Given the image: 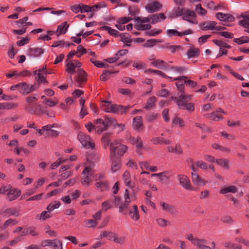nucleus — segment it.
<instances>
[{"instance_id":"nucleus-1","label":"nucleus","mask_w":249,"mask_h":249,"mask_svg":"<svg viewBox=\"0 0 249 249\" xmlns=\"http://www.w3.org/2000/svg\"><path fill=\"white\" fill-rule=\"evenodd\" d=\"M83 177L81 182L84 185H88L93 180L96 181L95 186L98 188H106L107 183L104 180V175L103 173H95L90 167H86L82 172Z\"/></svg>"},{"instance_id":"nucleus-2","label":"nucleus","mask_w":249,"mask_h":249,"mask_svg":"<svg viewBox=\"0 0 249 249\" xmlns=\"http://www.w3.org/2000/svg\"><path fill=\"white\" fill-rule=\"evenodd\" d=\"M174 15L176 17L182 16V19L188 22L194 24H197L196 19V14L193 10L187 8H178L176 10L174 11Z\"/></svg>"},{"instance_id":"nucleus-3","label":"nucleus","mask_w":249,"mask_h":249,"mask_svg":"<svg viewBox=\"0 0 249 249\" xmlns=\"http://www.w3.org/2000/svg\"><path fill=\"white\" fill-rule=\"evenodd\" d=\"M101 107L102 109L106 112L121 114L124 113L128 108L126 106L124 107L112 104L111 102L107 101H103L102 103Z\"/></svg>"},{"instance_id":"nucleus-4","label":"nucleus","mask_w":249,"mask_h":249,"mask_svg":"<svg viewBox=\"0 0 249 249\" xmlns=\"http://www.w3.org/2000/svg\"><path fill=\"white\" fill-rule=\"evenodd\" d=\"M126 145L120 142L116 141L110 144V151L111 156H122L127 151Z\"/></svg>"},{"instance_id":"nucleus-5","label":"nucleus","mask_w":249,"mask_h":249,"mask_svg":"<svg viewBox=\"0 0 249 249\" xmlns=\"http://www.w3.org/2000/svg\"><path fill=\"white\" fill-rule=\"evenodd\" d=\"M177 178L180 185L185 190L189 191L197 190L196 188L192 185L190 179L187 176L184 174H179L177 176Z\"/></svg>"},{"instance_id":"nucleus-6","label":"nucleus","mask_w":249,"mask_h":249,"mask_svg":"<svg viewBox=\"0 0 249 249\" xmlns=\"http://www.w3.org/2000/svg\"><path fill=\"white\" fill-rule=\"evenodd\" d=\"M136 27L140 30H148L151 28L150 24L147 23L149 22L148 17H137L135 18Z\"/></svg>"},{"instance_id":"nucleus-7","label":"nucleus","mask_w":249,"mask_h":249,"mask_svg":"<svg viewBox=\"0 0 249 249\" xmlns=\"http://www.w3.org/2000/svg\"><path fill=\"white\" fill-rule=\"evenodd\" d=\"M124 201L122 202L120 198L117 196H114V202L115 205L119 207V212L121 213H125L128 206L131 202L129 201V198L127 195L126 196V198L124 197Z\"/></svg>"},{"instance_id":"nucleus-8","label":"nucleus","mask_w":249,"mask_h":249,"mask_svg":"<svg viewBox=\"0 0 249 249\" xmlns=\"http://www.w3.org/2000/svg\"><path fill=\"white\" fill-rule=\"evenodd\" d=\"M78 139L82 145L86 148H90L91 149L94 147V142L90 137L85 133L80 132L78 135Z\"/></svg>"},{"instance_id":"nucleus-9","label":"nucleus","mask_w":249,"mask_h":249,"mask_svg":"<svg viewBox=\"0 0 249 249\" xmlns=\"http://www.w3.org/2000/svg\"><path fill=\"white\" fill-rule=\"evenodd\" d=\"M46 68L47 65H45L42 68L36 70L35 71V74L37 75V76L36 77V79L39 84L47 83L45 79V76L48 74Z\"/></svg>"},{"instance_id":"nucleus-10","label":"nucleus","mask_w":249,"mask_h":249,"mask_svg":"<svg viewBox=\"0 0 249 249\" xmlns=\"http://www.w3.org/2000/svg\"><path fill=\"white\" fill-rule=\"evenodd\" d=\"M199 26L200 28L204 30H217L219 31L223 28L221 27L217 26V23L214 21H207L201 23Z\"/></svg>"},{"instance_id":"nucleus-11","label":"nucleus","mask_w":249,"mask_h":249,"mask_svg":"<svg viewBox=\"0 0 249 249\" xmlns=\"http://www.w3.org/2000/svg\"><path fill=\"white\" fill-rule=\"evenodd\" d=\"M162 7V4L157 1L148 2L145 7V10L149 13H153L159 11Z\"/></svg>"},{"instance_id":"nucleus-12","label":"nucleus","mask_w":249,"mask_h":249,"mask_svg":"<svg viewBox=\"0 0 249 249\" xmlns=\"http://www.w3.org/2000/svg\"><path fill=\"white\" fill-rule=\"evenodd\" d=\"M191 179L193 183L197 186H203L205 185L207 183V181L202 178L196 172H192Z\"/></svg>"},{"instance_id":"nucleus-13","label":"nucleus","mask_w":249,"mask_h":249,"mask_svg":"<svg viewBox=\"0 0 249 249\" xmlns=\"http://www.w3.org/2000/svg\"><path fill=\"white\" fill-rule=\"evenodd\" d=\"M81 65V63L77 60L69 61L66 64V71L71 74L74 72L76 68H80Z\"/></svg>"},{"instance_id":"nucleus-14","label":"nucleus","mask_w":249,"mask_h":249,"mask_svg":"<svg viewBox=\"0 0 249 249\" xmlns=\"http://www.w3.org/2000/svg\"><path fill=\"white\" fill-rule=\"evenodd\" d=\"M192 95L190 94H187L182 91L178 98L177 100V104L179 107H182L186 102H189L191 100Z\"/></svg>"},{"instance_id":"nucleus-15","label":"nucleus","mask_w":249,"mask_h":249,"mask_svg":"<svg viewBox=\"0 0 249 249\" xmlns=\"http://www.w3.org/2000/svg\"><path fill=\"white\" fill-rule=\"evenodd\" d=\"M216 18L220 21L225 22H232L234 20L233 16L230 14L218 12L215 14Z\"/></svg>"},{"instance_id":"nucleus-16","label":"nucleus","mask_w":249,"mask_h":249,"mask_svg":"<svg viewBox=\"0 0 249 249\" xmlns=\"http://www.w3.org/2000/svg\"><path fill=\"white\" fill-rule=\"evenodd\" d=\"M7 194V199L13 201L18 198L21 195V191L18 189H9Z\"/></svg>"},{"instance_id":"nucleus-17","label":"nucleus","mask_w":249,"mask_h":249,"mask_svg":"<svg viewBox=\"0 0 249 249\" xmlns=\"http://www.w3.org/2000/svg\"><path fill=\"white\" fill-rule=\"evenodd\" d=\"M130 218L134 221H138L140 218V215L138 206L136 205L132 206L128 213Z\"/></svg>"},{"instance_id":"nucleus-18","label":"nucleus","mask_w":249,"mask_h":249,"mask_svg":"<svg viewBox=\"0 0 249 249\" xmlns=\"http://www.w3.org/2000/svg\"><path fill=\"white\" fill-rule=\"evenodd\" d=\"M148 18H149V22L151 24H154L164 20L166 18V16L163 13H160L158 14L151 15Z\"/></svg>"},{"instance_id":"nucleus-19","label":"nucleus","mask_w":249,"mask_h":249,"mask_svg":"<svg viewBox=\"0 0 249 249\" xmlns=\"http://www.w3.org/2000/svg\"><path fill=\"white\" fill-rule=\"evenodd\" d=\"M184 70V68L180 67H172L166 69L167 72L170 75V76H178Z\"/></svg>"},{"instance_id":"nucleus-20","label":"nucleus","mask_w":249,"mask_h":249,"mask_svg":"<svg viewBox=\"0 0 249 249\" xmlns=\"http://www.w3.org/2000/svg\"><path fill=\"white\" fill-rule=\"evenodd\" d=\"M95 130L98 133H101L107 129L104 120L101 119H97L94 122Z\"/></svg>"},{"instance_id":"nucleus-21","label":"nucleus","mask_w":249,"mask_h":249,"mask_svg":"<svg viewBox=\"0 0 249 249\" xmlns=\"http://www.w3.org/2000/svg\"><path fill=\"white\" fill-rule=\"evenodd\" d=\"M199 167L203 170H207L208 169L209 165L207 163L202 160H198L194 162L192 165V170L193 172L196 171V167Z\"/></svg>"},{"instance_id":"nucleus-22","label":"nucleus","mask_w":249,"mask_h":249,"mask_svg":"<svg viewBox=\"0 0 249 249\" xmlns=\"http://www.w3.org/2000/svg\"><path fill=\"white\" fill-rule=\"evenodd\" d=\"M184 76H169V80L170 81H175L177 80V82H176V86L178 89H182L183 87H184V84H185L184 83V80L183 79V77Z\"/></svg>"},{"instance_id":"nucleus-23","label":"nucleus","mask_w":249,"mask_h":249,"mask_svg":"<svg viewBox=\"0 0 249 249\" xmlns=\"http://www.w3.org/2000/svg\"><path fill=\"white\" fill-rule=\"evenodd\" d=\"M69 25L68 24L67 22H63L61 24H60L57 27V29L56 31V34L57 36H59L61 35L65 34L69 28Z\"/></svg>"},{"instance_id":"nucleus-24","label":"nucleus","mask_w":249,"mask_h":249,"mask_svg":"<svg viewBox=\"0 0 249 249\" xmlns=\"http://www.w3.org/2000/svg\"><path fill=\"white\" fill-rule=\"evenodd\" d=\"M200 52L198 48L195 47H191L186 53V55L189 58H195L199 55Z\"/></svg>"},{"instance_id":"nucleus-25","label":"nucleus","mask_w":249,"mask_h":249,"mask_svg":"<svg viewBox=\"0 0 249 249\" xmlns=\"http://www.w3.org/2000/svg\"><path fill=\"white\" fill-rule=\"evenodd\" d=\"M123 180L125 185L129 188H132L133 185L131 183V178L130 173L125 171L123 175Z\"/></svg>"},{"instance_id":"nucleus-26","label":"nucleus","mask_w":249,"mask_h":249,"mask_svg":"<svg viewBox=\"0 0 249 249\" xmlns=\"http://www.w3.org/2000/svg\"><path fill=\"white\" fill-rule=\"evenodd\" d=\"M237 188L235 186L229 185L226 186L222 188L220 190V193L222 194H225L228 193H235L237 192Z\"/></svg>"},{"instance_id":"nucleus-27","label":"nucleus","mask_w":249,"mask_h":249,"mask_svg":"<svg viewBox=\"0 0 249 249\" xmlns=\"http://www.w3.org/2000/svg\"><path fill=\"white\" fill-rule=\"evenodd\" d=\"M43 53V51L41 48L30 49L29 51V55L33 57H39Z\"/></svg>"},{"instance_id":"nucleus-28","label":"nucleus","mask_w":249,"mask_h":249,"mask_svg":"<svg viewBox=\"0 0 249 249\" xmlns=\"http://www.w3.org/2000/svg\"><path fill=\"white\" fill-rule=\"evenodd\" d=\"M78 76L76 78V81L77 83H81L86 81V73L85 71L81 69H79L77 70Z\"/></svg>"},{"instance_id":"nucleus-29","label":"nucleus","mask_w":249,"mask_h":249,"mask_svg":"<svg viewBox=\"0 0 249 249\" xmlns=\"http://www.w3.org/2000/svg\"><path fill=\"white\" fill-rule=\"evenodd\" d=\"M133 127L136 130H139L142 126V118L136 117L134 118L133 121Z\"/></svg>"},{"instance_id":"nucleus-30","label":"nucleus","mask_w":249,"mask_h":249,"mask_svg":"<svg viewBox=\"0 0 249 249\" xmlns=\"http://www.w3.org/2000/svg\"><path fill=\"white\" fill-rule=\"evenodd\" d=\"M100 28L102 30H104V31H107V33L110 35H111V36H114V37L118 36V35H119V32L118 31H117L115 29H112L109 26H104L101 27Z\"/></svg>"},{"instance_id":"nucleus-31","label":"nucleus","mask_w":249,"mask_h":249,"mask_svg":"<svg viewBox=\"0 0 249 249\" xmlns=\"http://www.w3.org/2000/svg\"><path fill=\"white\" fill-rule=\"evenodd\" d=\"M215 162L224 169H228L230 167V163L228 160L225 159H218Z\"/></svg>"},{"instance_id":"nucleus-32","label":"nucleus","mask_w":249,"mask_h":249,"mask_svg":"<svg viewBox=\"0 0 249 249\" xmlns=\"http://www.w3.org/2000/svg\"><path fill=\"white\" fill-rule=\"evenodd\" d=\"M115 234L111 231H102L100 234V238H107L108 240L113 241Z\"/></svg>"},{"instance_id":"nucleus-33","label":"nucleus","mask_w":249,"mask_h":249,"mask_svg":"<svg viewBox=\"0 0 249 249\" xmlns=\"http://www.w3.org/2000/svg\"><path fill=\"white\" fill-rule=\"evenodd\" d=\"M25 72H18V71H12L9 73L5 74L6 76L8 78H17L24 75Z\"/></svg>"},{"instance_id":"nucleus-34","label":"nucleus","mask_w":249,"mask_h":249,"mask_svg":"<svg viewBox=\"0 0 249 249\" xmlns=\"http://www.w3.org/2000/svg\"><path fill=\"white\" fill-rule=\"evenodd\" d=\"M156 102V98L155 97L152 96L149 98L145 103L144 108L146 109H149L151 108L154 107Z\"/></svg>"},{"instance_id":"nucleus-35","label":"nucleus","mask_w":249,"mask_h":249,"mask_svg":"<svg viewBox=\"0 0 249 249\" xmlns=\"http://www.w3.org/2000/svg\"><path fill=\"white\" fill-rule=\"evenodd\" d=\"M51 212L49 211H43L39 215L36 216V218L40 220L44 221L51 217Z\"/></svg>"},{"instance_id":"nucleus-36","label":"nucleus","mask_w":249,"mask_h":249,"mask_svg":"<svg viewBox=\"0 0 249 249\" xmlns=\"http://www.w3.org/2000/svg\"><path fill=\"white\" fill-rule=\"evenodd\" d=\"M172 124L173 125H177L180 128H182L185 126V122L182 119L178 117H175L172 119Z\"/></svg>"},{"instance_id":"nucleus-37","label":"nucleus","mask_w":249,"mask_h":249,"mask_svg":"<svg viewBox=\"0 0 249 249\" xmlns=\"http://www.w3.org/2000/svg\"><path fill=\"white\" fill-rule=\"evenodd\" d=\"M51 247L52 249H63L62 242L57 239L52 240Z\"/></svg>"},{"instance_id":"nucleus-38","label":"nucleus","mask_w":249,"mask_h":249,"mask_svg":"<svg viewBox=\"0 0 249 249\" xmlns=\"http://www.w3.org/2000/svg\"><path fill=\"white\" fill-rule=\"evenodd\" d=\"M151 142L155 144H169L170 143L169 141L165 140L163 138L156 137L153 138L151 140Z\"/></svg>"},{"instance_id":"nucleus-39","label":"nucleus","mask_w":249,"mask_h":249,"mask_svg":"<svg viewBox=\"0 0 249 249\" xmlns=\"http://www.w3.org/2000/svg\"><path fill=\"white\" fill-rule=\"evenodd\" d=\"M90 61L97 67L104 68H107L108 67V64L102 61H97L95 58H90Z\"/></svg>"},{"instance_id":"nucleus-40","label":"nucleus","mask_w":249,"mask_h":249,"mask_svg":"<svg viewBox=\"0 0 249 249\" xmlns=\"http://www.w3.org/2000/svg\"><path fill=\"white\" fill-rule=\"evenodd\" d=\"M207 117L214 121L222 120L223 117L220 114H218L215 112H213L210 114L207 115Z\"/></svg>"},{"instance_id":"nucleus-41","label":"nucleus","mask_w":249,"mask_h":249,"mask_svg":"<svg viewBox=\"0 0 249 249\" xmlns=\"http://www.w3.org/2000/svg\"><path fill=\"white\" fill-rule=\"evenodd\" d=\"M60 206V202L58 201H55L52 202L49 205H48L46 208V209H47V210H48L51 212L53 211L54 210L59 208Z\"/></svg>"},{"instance_id":"nucleus-42","label":"nucleus","mask_w":249,"mask_h":249,"mask_svg":"<svg viewBox=\"0 0 249 249\" xmlns=\"http://www.w3.org/2000/svg\"><path fill=\"white\" fill-rule=\"evenodd\" d=\"M166 34L169 37L173 36L181 37V32H178L176 29H168L166 31Z\"/></svg>"},{"instance_id":"nucleus-43","label":"nucleus","mask_w":249,"mask_h":249,"mask_svg":"<svg viewBox=\"0 0 249 249\" xmlns=\"http://www.w3.org/2000/svg\"><path fill=\"white\" fill-rule=\"evenodd\" d=\"M151 64L155 67L161 69L165 66V62L162 60L156 59L151 62Z\"/></svg>"},{"instance_id":"nucleus-44","label":"nucleus","mask_w":249,"mask_h":249,"mask_svg":"<svg viewBox=\"0 0 249 249\" xmlns=\"http://www.w3.org/2000/svg\"><path fill=\"white\" fill-rule=\"evenodd\" d=\"M43 103L49 107H53L58 103V100L56 98H53V100L45 99Z\"/></svg>"},{"instance_id":"nucleus-45","label":"nucleus","mask_w":249,"mask_h":249,"mask_svg":"<svg viewBox=\"0 0 249 249\" xmlns=\"http://www.w3.org/2000/svg\"><path fill=\"white\" fill-rule=\"evenodd\" d=\"M114 160L115 157L113 158ZM121 164L119 160H115L112 161L111 170L113 173L119 170L120 168Z\"/></svg>"},{"instance_id":"nucleus-46","label":"nucleus","mask_w":249,"mask_h":249,"mask_svg":"<svg viewBox=\"0 0 249 249\" xmlns=\"http://www.w3.org/2000/svg\"><path fill=\"white\" fill-rule=\"evenodd\" d=\"M19 91L22 94L25 95L28 94V85L25 83H19Z\"/></svg>"},{"instance_id":"nucleus-47","label":"nucleus","mask_w":249,"mask_h":249,"mask_svg":"<svg viewBox=\"0 0 249 249\" xmlns=\"http://www.w3.org/2000/svg\"><path fill=\"white\" fill-rule=\"evenodd\" d=\"M168 151L176 154H180L182 153V149L179 145H176L175 146H170L168 148Z\"/></svg>"},{"instance_id":"nucleus-48","label":"nucleus","mask_w":249,"mask_h":249,"mask_svg":"<svg viewBox=\"0 0 249 249\" xmlns=\"http://www.w3.org/2000/svg\"><path fill=\"white\" fill-rule=\"evenodd\" d=\"M160 42L159 40L156 39H150L146 41L143 45L145 48H150L155 46L157 43Z\"/></svg>"},{"instance_id":"nucleus-49","label":"nucleus","mask_w":249,"mask_h":249,"mask_svg":"<svg viewBox=\"0 0 249 249\" xmlns=\"http://www.w3.org/2000/svg\"><path fill=\"white\" fill-rule=\"evenodd\" d=\"M5 215L9 216L14 215L18 216L19 215L18 212L16 209H8L4 211Z\"/></svg>"},{"instance_id":"nucleus-50","label":"nucleus","mask_w":249,"mask_h":249,"mask_svg":"<svg viewBox=\"0 0 249 249\" xmlns=\"http://www.w3.org/2000/svg\"><path fill=\"white\" fill-rule=\"evenodd\" d=\"M18 221L16 219H9L7 220L3 225V228L5 229L8 227H12L16 224H17Z\"/></svg>"},{"instance_id":"nucleus-51","label":"nucleus","mask_w":249,"mask_h":249,"mask_svg":"<svg viewBox=\"0 0 249 249\" xmlns=\"http://www.w3.org/2000/svg\"><path fill=\"white\" fill-rule=\"evenodd\" d=\"M127 194L130 201L132 202L136 199V193L133 190L132 192L129 194L128 190L126 189L124 193V197L126 198Z\"/></svg>"},{"instance_id":"nucleus-52","label":"nucleus","mask_w":249,"mask_h":249,"mask_svg":"<svg viewBox=\"0 0 249 249\" xmlns=\"http://www.w3.org/2000/svg\"><path fill=\"white\" fill-rule=\"evenodd\" d=\"M145 72L146 73H149L150 72L156 73L159 75L162 76L165 78L169 79V76L165 75L162 71L159 70H156L151 69H148L145 71Z\"/></svg>"},{"instance_id":"nucleus-53","label":"nucleus","mask_w":249,"mask_h":249,"mask_svg":"<svg viewBox=\"0 0 249 249\" xmlns=\"http://www.w3.org/2000/svg\"><path fill=\"white\" fill-rule=\"evenodd\" d=\"M162 32V30L161 29H153V30L146 31L145 34L149 36H154L161 34Z\"/></svg>"},{"instance_id":"nucleus-54","label":"nucleus","mask_w":249,"mask_h":249,"mask_svg":"<svg viewBox=\"0 0 249 249\" xmlns=\"http://www.w3.org/2000/svg\"><path fill=\"white\" fill-rule=\"evenodd\" d=\"M67 160L62 158H59L50 165V168L51 169H54L58 167L61 163Z\"/></svg>"},{"instance_id":"nucleus-55","label":"nucleus","mask_w":249,"mask_h":249,"mask_svg":"<svg viewBox=\"0 0 249 249\" xmlns=\"http://www.w3.org/2000/svg\"><path fill=\"white\" fill-rule=\"evenodd\" d=\"M186 238L190 241L191 242V243L194 245L195 246H196L197 245H198V243L199 242L201 243V242H202V240H200L201 239H198V238H195L193 235L191 234H189L186 237Z\"/></svg>"},{"instance_id":"nucleus-56","label":"nucleus","mask_w":249,"mask_h":249,"mask_svg":"<svg viewBox=\"0 0 249 249\" xmlns=\"http://www.w3.org/2000/svg\"><path fill=\"white\" fill-rule=\"evenodd\" d=\"M156 223L161 227H165L168 226L169 222L167 220L162 218H158L156 219Z\"/></svg>"},{"instance_id":"nucleus-57","label":"nucleus","mask_w":249,"mask_h":249,"mask_svg":"<svg viewBox=\"0 0 249 249\" xmlns=\"http://www.w3.org/2000/svg\"><path fill=\"white\" fill-rule=\"evenodd\" d=\"M239 24L245 28V31L249 33V20L241 19L239 21Z\"/></svg>"},{"instance_id":"nucleus-58","label":"nucleus","mask_w":249,"mask_h":249,"mask_svg":"<svg viewBox=\"0 0 249 249\" xmlns=\"http://www.w3.org/2000/svg\"><path fill=\"white\" fill-rule=\"evenodd\" d=\"M195 10L198 14L202 16L207 14V11L202 7L201 4H198L196 5Z\"/></svg>"},{"instance_id":"nucleus-59","label":"nucleus","mask_w":249,"mask_h":249,"mask_svg":"<svg viewBox=\"0 0 249 249\" xmlns=\"http://www.w3.org/2000/svg\"><path fill=\"white\" fill-rule=\"evenodd\" d=\"M151 177H158L160 181H163L166 180L168 179L167 176L166 175L165 172H162L158 174H152Z\"/></svg>"},{"instance_id":"nucleus-60","label":"nucleus","mask_w":249,"mask_h":249,"mask_svg":"<svg viewBox=\"0 0 249 249\" xmlns=\"http://www.w3.org/2000/svg\"><path fill=\"white\" fill-rule=\"evenodd\" d=\"M234 41L238 44H242L249 42V38L247 36H242L238 38H234Z\"/></svg>"},{"instance_id":"nucleus-61","label":"nucleus","mask_w":249,"mask_h":249,"mask_svg":"<svg viewBox=\"0 0 249 249\" xmlns=\"http://www.w3.org/2000/svg\"><path fill=\"white\" fill-rule=\"evenodd\" d=\"M30 40V38L29 36L22 37L20 39V40L17 42V45L18 46H23L24 45L27 44L29 42Z\"/></svg>"},{"instance_id":"nucleus-62","label":"nucleus","mask_w":249,"mask_h":249,"mask_svg":"<svg viewBox=\"0 0 249 249\" xmlns=\"http://www.w3.org/2000/svg\"><path fill=\"white\" fill-rule=\"evenodd\" d=\"M104 122L106 127L107 128L108 126L111 125L114 126L116 121L111 118L106 117Z\"/></svg>"},{"instance_id":"nucleus-63","label":"nucleus","mask_w":249,"mask_h":249,"mask_svg":"<svg viewBox=\"0 0 249 249\" xmlns=\"http://www.w3.org/2000/svg\"><path fill=\"white\" fill-rule=\"evenodd\" d=\"M76 55L78 57H80L82 54L87 53L86 49H85L82 46L79 45L77 48L76 50Z\"/></svg>"},{"instance_id":"nucleus-64","label":"nucleus","mask_w":249,"mask_h":249,"mask_svg":"<svg viewBox=\"0 0 249 249\" xmlns=\"http://www.w3.org/2000/svg\"><path fill=\"white\" fill-rule=\"evenodd\" d=\"M85 225L88 228H93L95 227L97 224V222L95 220L89 219L85 221L84 222Z\"/></svg>"}]
</instances>
